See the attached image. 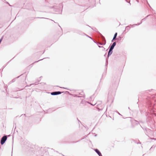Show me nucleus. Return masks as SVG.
I'll return each instance as SVG.
<instances>
[{"instance_id":"1","label":"nucleus","mask_w":156,"mask_h":156,"mask_svg":"<svg viewBox=\"0 0 156 156\" xmlns=\"http://www.w3.org/2000/svg\"><path fill=\"white\" fill-rule=\"evenodd\" d=\"M150 114L156 116V95H153L147 99Z\"/></svg>"},{"instance_id":"2","label":"nucleus","mask_w":156,"mask_h":156,"mask_svg":"<svg viewBox=\"0 0 156 156\" xmlns=\"http://www.w3.org/2000/svg\"><path fill=\"white\" fill-rule=\"evenodd\" d=\"M94 40H92L94 42V43H96L97 45L98 46V47H99V48H101H101H103V50H104L105 48H104L103 47H101L99 45H105V43H106V41H105V40H105L104 41H103V42H97V41H94Z\"/></svg>"},{"instance_id":"3","label":"nucleus","mask_w":156,"mask_h":156,"mask_svg":"<svg viewBox=\"0 0 156 156\" xmlns=\"http://www.w3.org/2000/svg\"><path fill=\"white\" fill-rule=\"evenodd\" d=\"M7 136L6 135L3 136L1 140V145H3L7 140Z\"/></svg>"},{"instance_id":"4","label":"nucleus","mask_w":156,"mask_h":156,"mask_svg":"<svg viewBox=\"0 0 156 156\" xmlns=\"http://www.w3.org/2000/svg\"><path fill=\"white\" fill-rule=\"evenodd\" d=\"M62 93V92H61L59 91H54L51 92V94L52 95H55L61 94Z\"/></svg>"},{"instance_id":"5","label":"nucleus","mask_w":156,"mask_h":156,"mask_svg":"<svg viewBox=\"0 0 156 156\" xmlns=\"http://www.w3.org/2000/svg\"><path fill=\"white\" fill-rule=\"evenodd\" d=\"M94 150L99 156H101V154L98 149H95Z\"/></svg>"},{"instance_id":"6","label":"nucleus","mask_w":156,"mask_h":156,"mask_svg":"<svg viewBox=\"0 0 156 156\" xmlns=\"http://www.w3.org/2000/svg\"><path fill=\"white\" fill-rule=\"evenodd\" d=\"M112 50L113 49L109 48L108 53V57L110 56L112 53Z\"/></svg>"},{"instance_id":"7","label":"nucleus","mask_w":156,"mask_h":156,"mask_svg":"<svg viewBox=\"0 0 156 156\" xmlns=\"http://www.w3.org/2000/svg\"><path fill=\"white\" fill-rule=\"evenodd\" d=\"M87 102L85 101L84 100H82L81 101V102H80V104H85V103H86ZM87 103H89L91 105H95L96 103H95L94 104H91L89 102H87Z\"/></svg>"},{"instance_id":"8","label":"nucleus","mask_w":156,"mask_h":156,"mask_svg":"<svg viewBox=\"0 0 156 156\" xmlns=\"http://www.w3.org/2000/svg\"><path fill=\"white\" fill-rule=\"evenodd\" d=\"M116 44V42H114L112 43V44L111 45V46H110V48L113 49H114L115 46Z\"/></svg>"},{"instance_id":"9","label":"nucleus","mask_w":156,"mask_h":156,"mask_svg":"<svg viewBox=\"0 0 156 156\" xmlns=\"http://www.w3.org/2000/svg\"><path fill=\"white\" fill-rule=\"evenodd\" d=\"M83 35L84 36V37H83L84 38H89L91 39H93L91 37L88 36V35H87L85 34H83Z\"/></svg>"},{"instance_id":"10","label":"nucleus","mask_w":156,"mask_h":156,"mask_svg":"<svg viewBox=\"0 0 156 156\" xmlns=\"http://www.w3.org/2000/svg\"><path fill=\"white\" fill-rule=\"evenodd\" d=\"M97 106L98 107L97 108L98 109V111H100L101 110H102L103 109L105 106L104 105V106H101V108H100L99 105H98Z\"/></svg>"},{"instance_id":"11","label":"nucleus","mask_w":156,"mask_h":156,"mask_svg":"<svg viewBox=\"0 0 156 156\" xmlns=\"http://www.w3.org/2000/svg\"><path fill=\"white\" fill-rule=\"evenodd\" d=\"M83 94H80L79 95H78V94H74V97H81L83 96Z\"/></svg>"},{"instance_id":"12","label":"nucleus","mask_w":156,"mask_h":156,"mask_svg":"<svg viewBox=\"0 0 156 156\" xmlns=\"http://www.w3.org/2000/svg\"><path fill=\"white\" fill-rule=\"evenodd\" d=\"M117 33H115V34L114 35V37L112 38V39H116V37L117 36Z\"/></svg>"},{"instance_id":"13","label":"nucleus","mask_w":156,"mask_h":156,"mask_svg":"<svg viewBox=\"0 0 156 156\" xmlns=\"http://www.w3.org/2000/svg\"><path fill=\"white\" fill-rule=\"evenodd\" d=\"M34 84L36 85V84H37L36 83H32V84H30V85H29V86H26L25 87H27L29 86H31V85H34Z\"/></svg>"},{"instance_id":"14","label":"nucleus","mask_w":156,"mask_h":156,"mask_svg":"<svg viewBox=\"0 0 156 156\" xmlns=\"http://www.w3.org/2000/svg\"><path fill=\"white\" fill-rule=\"evenodd\" d=\"M108 64V60H107V58L106 59V64H105V66H107Z\"/></svg>"},{"instance_id":"15","label":"nucleus","mask_w":156,"mask_h":156,"mask_svg":"<svg viewBox=\"0 0 156 156\" xmlns=\"http://www.w3.org/2000/svg\"><path fill=\"white\" fill-rule=\"evenodd\" d=\"M155 147V146H154V145H153V146H152V147H151V148H150V149H152V148H154Z\"/></svg>"},{"instance_id":"16","label":"nucleus","mask_w":156,"mask_h":156,"mask_svg":"<svg viewBox=\"0 0 156 156\" xmlns=\"http://www.w3.org/2000/svg\"><path fill=\"white\" fill-rule=\"evenodd\" d=\"M42 59H40V60H38V61H35V62L34 63H35V62H38V61H39L41 60H42Z\"/></svg>"},{"instance_id":"17","label":"nucleus","mask_w":156,"mask_h":156,"mask_svg":"<svg viewBox=\"0 0 156 156\" xmlns=\"http://www.w3.org/2000/svg\"><path fill=\"white\" fill-rule=\"evenodd\" d=\"M129 26H127V27H126V29H127V28H129Z\"/></svg>"},{"instance_id":"18","label":"nucleus","mask_w":156,"mask_h":156,"mask_svg":"<svg viewBox=\"0 0 156 156\" xmlns=\"http://www.w3.org/2000/svg\"><path fill=\"white\" fill-rule=\"evenodd\" d=\"M3 36H2V37H1L0 39H3Z\"/></svg>"},{"instance_id":"19","label":"nucleus","mask_w":156,"mask_h":156,"mask_svg":"<svg viewBox=\"0 0 156 156\" xmlns=\"http://www.w3.org/2000/svg\"><path fill=\"white\" fill-rule=\"evenodd\" d=\"M6 3H7V4H9V5L10 6H12L11 5L9 4V3L8 2H6Z\"/></svg>"},{"instance_id":"20","label":"nucleus","mask_w":156,"mask_h":156,"mask_svg":"<svg viewBox=\"0 0 156 156\" xmlns=\"http://www.w3.org/2000/svg\"><path fill=\"white\" fill-rule=\"evenodd\" d=\"M112 40V42H113L115 40Z\"/></svg>"},{"instance_id":"21","label":"nucleus","mask_w":156,"mask_h":156,"mask_svg":"<svg viewBox=\"0 0 156 156\" xmlns=\"http://www.w3.org/2000/svg\"><path fill=\"white\" fill-rule=\"evenodd\" d=\"M117 113H118V114L119 115H121L122 116V115L121 114H120V113H119L118 112H117Z\"/></svg>"},{"instance_id":"22","label":"nucleus","mask_w":156,"mask_h":156,"mask_svg":"<svg viewBox=\"0 0 156 156\" xmlns=\"http://www.w3.org/2000/svg\"><path fill=\"white\" fill-rule=\"evenodd\" d=\"M15 80V79H13L12 80V82H14Z\"/></svg>"},{"instance_id":"23","label":"nucleus","mask_w":156,"mask_h":156,"mask_svg":"<svg viewBox=\"0 0 156 156\" xmlns=\"http://www.w3.org/2000/svg\"><path fill=\"white\" fill-rule=\"evenodd\" d=\"M46 154H47L48 153V152H47V151H46Z\"/></svg>"},{"instance_id":"24","label":"nucleus","mask_w":156,"mask_h":156,"mask_svg":"<svg viewBox=\"0 0 156 156\" xmlns=\"http://www.w3.org/2000/svg\"><path fill=\"white\" fill-rule=\"evenodd\" d=\"M63 88L65 89H68L67 88H64V87H63Z\"/></svg>"},{"instance_id":"25","label":"nucleus","mask_w":156,"mask_h":156,"mask_svg":"<svg viewBox=\"0 0 156 156\" xmlns=\"http://www.w3.org/2000/svg\"><path fill=\"white\" fill-rule=\"evenodd\" d=\"M142 23V22H141L140 23H139V24H138V25H140V24H141V23Z\"/></svg>"},{"instance_id":"26","label":"nucleus","mask_w":156,"mask_h":156,"mask_svg":"<svg viewBox=\"0 0 156 156\" xmlns=\"http://www.w3.org/2000/svg\"><path fill=\"white\" fill-rule=\"evenodd\" d=\"M58 26H59V27L62 29L61 27H60V26L58 25Z\"/></svg>"},{"instance_id":"27","label":"nucleus","mask_w":156,"mask_h":156,"mask_svg":"<svg viewBox=\"0 0 156 156\" xmlns=\"http://www.w3.org/2000/svg\"><path fill=\"white\" fill-rule=\"evenodd\" d=\"M154 139V140H156V139H154V138H153L152 139Z\"/></svg>"},{"instance_id":"28","label":"nucleus","mask_w":156,"mask_h":156,"mask_svg":"<svg viewBox=\"0 0 156 156\" xmlns=\"http://www.w3.org/2000/svg\"><path fill=\"white\" fill-rule=\"evenodd\" d=\"M41 18H42V17H41Z\"/></svg>"},{"instance_id":"29","label":"nucleus","mask_w":156,"mask_h":156,"mask_svg":"<svg viewBox=\"0 0 156 156\" xmlns=\"http://www.w3.org/2000/svg\"><path fill=\"white\" fill-rule=\"evenodd\" d=\"M51 20L52 21H53L54 22H55V21H54L53 20Z\"/></svg>"},{"instance_id":"30","label":"nucleus","mask_w":156,"mask_h":156,"mask_svg":"<svg viewBox=\"0 0 156 156\" xmlns=\"http://www.w3.org/2000/svg\"><path fill=\"white\" fill-rule=\"evenodd\" d=\"M46 148H45V149H44V150H46Z\"/></svg>"},{"instance_id":"31","label":"nucleus","mask_w":156,"mask_h":156,"mask_svg":"<svg viewBox=\"0 0 156 156\" xmlns=\"http://www.w3.org/2000/svg\"><path fill=\"white\" fill-rule=\"evenodd\" d=\"M150 117V116H148V117Z\"/></svg>"},{"instance_id":"32","label":"nucleus","mask_w":156,"mask_h":156,"mask_svg":"<svg viewBox=\"0 0 156 156\" xmlns=\"http://www.w3.org/2000/svg\"><path fill=\"white\" fill-rule=\"evenodd\" d=\"M107 108H106V111H107Z\"/></svg>"},{"instance_id":"33","label":"nucleus","mask_w":156,"mask_h":156,"mask_svg":"<svg viewBox=\"0 0 156 156\" xmlns=\"http://www.w3.org/2000/svg\"><path fill=\"white\" fill-rule=\"evenodd\" d=\"M19 76L17 77V78H19Z\"/></svg>"},{"instance_id":"34","label":"nucleus","mask_w":156,"mask_h":156,"mask_svg":"<svg viewBox=\"0 0 156 156\" xmlns=\"http://www.w3.org/2000/svg\"><path fill=\"white\" fill-rule=\"evenodd\" d=\"M102 156V155H101V156Z\"/></svg>"}]
</instances>
